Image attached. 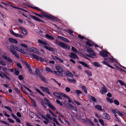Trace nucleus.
Segmentation results:
<instances>
[{
	"label": "nucleus",
	"instance_id": "obj_1",
	"mask_svg": "<svg viewBox=\"0 0 126 126\" xmlns=\"http://www.w3.org/2000/svg\"><path fill=\"white\" fill-rule=\"evenodd\" d=\"M26 5L32 8L39 11L40 12H41V15L45 17L57 21H58L59 20H60V19H58L56 17L52 15H50V16H49L45 14V13H46V12H44L42 10L40 9L38 7H32L28 4H26Z\"/></svg>",
	"mask_w": 126,
	"mask_h": 126
},
{
	"label": "nucleus",
	"instance_id": "obj_2",
	"mask_svg": "<svg viewBox=\"0 0 126 126\" xmlns=\"http://www.w3.org/2000/svg\"><path fill=\"white\" fill-rule=\"evenodd\" d=\"M10 50L13 55L16 56L18 58H19V56L17 54L16 52V50L20 51V49L18 47L15 46H11L10 47Z\"/></svg>",
	"mask_w": 126,
	"mask_h": 126
},
{
	"label": "nucleus",
	"instance_id": "obj_3",
	"mask_svg": "<svg viewBox=\"0 0 126 126\" xmlns=\"http://www.w3.org/2000/svg\"><path fill=\"white\" fill-rule=\"evenodd\" d=\"M55 43L56 44H58L60 46L63 48L68 49L70 48V47L69 45H66L63 43L59 42L57 39L56 40Z\"/></svg>",
	"mask_w": 126,
	"mask_h": 126
},
{
	"label": "nucleus",
	"instance_id": "obj_4",
	"mask_svg": "<svg viewBox=\"0 0 126 126\" xmlns=\"http://www.w3.org/2000/svg\"><path fill=\"white\" fill-rule=\"evenodd\" d=\"M100 55L104 57H107L109 55H111L110 53L107 51L103 50L102 51L100 52Z\"/></svg>",
	"mask_w": 126,
	"mask_h": 126
},
{
	"label": "nucleus",
	"instance_id": "obj_5",
	"mask_svg": "<svg viewBox=\"0 0 126 126\" xmlns=\"http://www.w3.org/2000/svg\"><path fill=\"white\" fill-rule=\"evenodd\" d=\"M111 57H112L111 58L108 57L107 58H104V60L108 61V60H109L110 61V62L111 63H113L114 61H115L116 62H118L117 61L115 60V59L113 58V56H111Z\"/></svg>",
	"mask_w": 126,
	"mask_h": 126
},
{
	"label": "nucleus",
	"instance_id": "obj_6",
	"mask_svg": "<svg viewBox=\"0 0 126 126\" xmlns=\"http://www.w3.org/2000/svg\"><path fill=\"white\" fill-rule=\"evenodd\" d=\"M102 117L103 118L107 120H109L110 119V115L106 113H104L102 115Z\"/></svg>",
	"mask_w": 126,
	"mask_h": 126
},
{
	"label": "nucleus",
	"instance_id": "obj_7",
	"mask_svg": "<svg viewBox=\"0 0 126 126\" xmlns=\"http://www.w3.org/2000/svg\"><path fill=\"white\" fill-rule=\"evenodd\" d=\"M30 17L31 18L33 19L34 20H35L36 21L41 22H42L44 23L45 22L44 21L41 20L38 18L32 15H30Z\"/></svg>",
	"mask_w": 126,
	"mask_h": 126
},
{
	"label": "nucleus",
	"instance_id": "obj_8",
	"mask_svg": "<svg viewBox=\"0 0 126 126\" xmlns=\"http://www.w3.org/2000/svg\"><path fill=\"white\" fill-rule=\"evenodd\" d=\"M41 88L43 89V90L47 94L49 95L50 96H51L50 95V93L49 91L48 88L47 87H40Z\"/></svg>",
	"mask_w": 126,
	"mask_h": 126
},
{
	"label": "nucleus",
	"instance_id": "obj_9",
	"mask_svg": "<svg viewBox=\"0 0 126 126\" xmlns=\"http://www.w3.org/2000/svg\"><path fill=\"white\" fill-rule=\"evenodd\" d=\"M78 62L79 63H80L82 65H83L85 67H87L89 69H91V68L90 67L88 66V65L86 63H85L84 62H83L82 61H78Z\"/></svg>",
	"mask_w": 126,
	"mask_h": 126
},
{
	"label": "nucleus",
	"instance_id": "obj_10",
	"mask_svg": "<svg viewBox=\"0 0 126 126\" xmlns=\"http://www.w3.org/2000/svg\"><path fill=\"white\" fill-rule=\"evenodd\" d=\"M44 47L49 50V51L52 52L55 51V49L54 48L51 47H48L47 46H45Z\"/></svg>",
	"mask_w": 126,
	"mask_h": 126
},
{
	"label": "nucleus",
	"instance_id": "obj_11",
	"mask_svg": "<svg viewBox=\"0 0 126 126\" xmlns=\"http://www.w3.org/2000/svg\"><path fill=\"white\" fill-rule=\"evenodd\" d=\"M101 63H102L103 64L106 65L108 66V67H110V68H111L112 69H116V68H115L112 67L111 65H110L108 63H107V62H106L105 61H103L101 62Z\"/></svg>",
	"mask_w": 126,
	"mask_h": 126
},
{
	"label": "nucleus",
	"instance_id": "obj_12",
	"mask_svg": "<svg viewBox=\"0 0 126 126\" xmlns=\"http://www.w3.org/2000/svg\"><path fill=\"white\" fill-rule=\"evenodd\" d=\"M65 74L67 77H72L74 76L73 74L68 70L66 72Z\"/></svg>",
	"mask_w": 126,
	"mask_h": 126
},
{
	"label": "nucleus",
	"instance_id": "obj_13",
	"mask_svg": "<svg viewBox=\"0 0 126 126\" xmlns=\"http://www.w3.org/2000/svg\"><path fill=\"white\" fill-rule=\"evenodd\" d=\"M8 40L11 43H14L17 44L18 43V41H17L13 38H9L8 39Z\"/></svg>",
	"mask_w": 126,
	"mask_h": 126
},
{
	"label": "nucleus",
	"instance_id": "obj_14",
	"mask_svg": "<svg viewBox=\"0 0 126 126\" xmlns=\"http://www.w3.org/2000/svg\"><path fill=\"white\" fill-rule=\"evenodd\" d=\"M47 106L53 110L54 111L56 110V109L55 107L50 103L48 102L47 103Z\"/></svg>",
	"mask_w": 126,
	"mask_h": 126
},
{
	"label": "nucleus",
	"instance_id": "obj_15",
	"mask_svg": "<svg viewBox=\"0 0 126 126\" xmlns=\"http://www.w3.org/2000/svg\"><path fill=\"white\" fill-rule=\"evenodd\" d=\"M102 94H104L107 92V90L105 87H102L101 90H100Z\"/></svg>",
	"mask_w": 126,
	"mask_h": 126
},
{
	"label": "nucleus",
	"instance_id": "obj_16",
	"mask_svg": "<svg viewBox=\"0 0 126 126\" xmlns=\"http://www.w3.org/2000/svg\"><path fill=\"white\" fill-rule=\"evenodd\" d=\"M70 54L71 55L69 56V57L72 59H75L78 57L77 56L73 53L71 52Z\"/></svg>",
	"mask_w": 126,
	"mask_h": 126
},
{
	"label": "nucleus",
	"instance_id": "obj_17",
	"mask_svg": "<svg viewBox=\"0 0 126 126\" xmlns=\"http://www.w3.org/2000/svg\"><path fill=\"white\" fill-rule=\"evenodd\" d=\"M94 107L98 110L102 111V109L101 106L99 105H96L94 106Z\"/></svg>",
	"mask_w": 126,
	"mask_h": 126
},
{
	"label": "nucleus",
	"instance_id": "obj_18",
	"mask_svg": "<svg viewBox=\"0 0 126 126\" xmlns=\"http://www.w3.org/2000/svg\"><path fill=\"white\" fill-rule=\"evenodd\" d=\"M29 97L30 99L31 100V102L32 104V105L35 107H36L37 106V105L35 100L33 99L32 98L29 96Z\"/></svg>",
	"mask_w": 126,
	"mask_h": 126
},
{
	"label": "nucleus",
	"instance_id": "obj_19",
	"mask_svg": "<svg viewBox=\"0 0 126 126\" xmlns=\"http://www.w3.org/2000/svg\"><path fill=\"white\" fill-rule=\"evenodd\" d=\"M38 42L44 45H47V44L45 42L40 39H39L38 40Z\"/></svg>",
	"mask_w": 126,
	"mask_h": 126
},
{
	"label": "nucleus",
	"instance_id": "obj_20",
	"mask_svg": "<svg viewBox=\"0 0 126 126\" xmlns=\"http://www.w3.org/2000/svg\"><path fill=\"white\" fill-rule=\"evenodd\" d=\"M14 90L16 92V93L17 95H18L22 97L21 94L20 93V92L17 88H15L14 89Z\"/></svg>",
	"mask_w": 126,
	"mask_h": 126
},
{
	"label": "nucleus",
	"instance_id": "obj_21",
	"mask_svg": "<svg viewBox=\"0 0 126 126\" xmlns=\"http://www.w3.org/2000/svg\"><path fill=\"white\" fill-rule=\"evenodd\" d=\"M88 41L86 42V45L90 47L92 46V44H91V43H92V42H91L90 40H89L88 39Z\"/></svg>",
	"mask_w": 126,
	"mask_h": 126
},
{
	"label": "nucleus",
	"instance_id": "obj_22",
	"mask_svg": "<svg viewBox=\"0 0 126 126\" xmlns=\"http://www.w3.org/2000/svg\"><path fill=\"white\" fill-rule=\"evenodd\" d=\"M56 68L58 71L63 72V69L61 67L59 66H57L56 67Z\"/></svg>",
	"mask_w": 126,
	"mask_h": 126
},
{
	"label": "nucleus",
	"instance_id": "obj_23",
	"mask_svg": "<svg viewBox=\"0 0 126 126\" xmlns=\"http://www.w3.org/2000/svg\"><path fill=\"white\" fill-rule=\"evenodd\" d=\"M74 92L76 93L77 96L79 95V94H82V92L79 90H75L74 91Z\"/></svg>",
	"mask_w": 126,
	"mask_h": 126
},
{
	"label": "nucleus",
	"instance_id": "obj_24",
	"mask_svg": "<svg viewBox=\"0 0 126 126\" xmlns=\"http://www.w3.org/2000/svg\"><path fill=\"white\" fill-rule=\"evenodd\" d=\"M46 37L48 38L51 40H53L54 39V38L53 36L48 34L46 35Z\"/></svg>",
	"mask_w": 126,
	"mask_h": 126
},
{
	"label": "nucleus",
	"instance_id": "obj_25",
	"mask_svg": "<svg viewBox=\"0 0 126 126\" xmlns=\"http://www.w3.org/2000/svg\"><path fill=\"white\" fill-rule=\"evenodd\" d=\"M85 72L88 75L92 76V73L90 70H86L85 71Z\"/></svg>",
	"mask_w": 126,
	"mask_h": 126
},
{
	"label": "nucleus",
	"instance_id": "obj_26",
	"mask_svg": "<svg viewBox=\"0 0 126 126\" xmlns=\"http://www.w3.org/2000/svg\"><path fill=\"white\" fill-rule=\"evenodd\" d=\"M67 79L69 81L71 82L75 83V80L74 78L71 79L70 78H67Z\"/></svg>",
	"mask_w": 126,
	"mask_h": 126
},
{
	"label": "nucleus",
	"instance_id": "obj_27",
	"mask_svg": "<svg viewBox=\"0 0 126 126\" xmlns=\"http://www.w3.org/2000/svg\"><path fill=\"white\" fill-rule=\"evenodd\" d=\"M106 99L108 102L111 103H112L113 102L112 99L108 97L106 98Z\"/></svg>",
	"mask_w": 126,
	"mask_h": 126
},
{
	"label": "nucleus",
	"instance_id": "obj_28",
	"mask_svg": "<svg viewBox=\"0 0 126 126\" xmlns=\"http://www.w3.org/2000/svg\"><path fill=\"white\" fill-rule=\"evenodd\" d=\"M10 6H11L13 8H14L17 9H20V10H23L25 12H27V11H26V10H24V9H22L20 8H18V7H16L14 6H12V5H10Z\"/></svg>",
	"mask_w": 126,
	"mask_h": 126
},
{
	"label": "nucleus",
	"instance_id": "obj_29",
	"mask_svg": "<svg viewBox=\"0 0 126 126\" xmlns=\"http://www.w3.org/2000/svg\"><path fill=\"white\" fill-rule=\"evenodd\" d=\"M99 121L100 124L103 126H104V121L102 119H99Z\"/></svg>",
	"mask_w": 126,
	"mask_h": 126
},
{
	"label": "nucleus",
	"instance_id": "obj_30",
	"mask_svg": "<svg viewBox=\"0 0 126 126\" xmlns=\"http://www.w3.org/2000/svg\"><path fill=\"white\" fill-rule=\"evenodd\" d=\"M87 51L89 54H90L93 51V50L92 48L90 47H89L87 49Z\"/></svg>",
	"mask_w": 126,
	"mask_h": 126
},
{
	"label": "nucleus",
	"instance_id": "obj_31",
	"mask_svg": "<svg viewBox=\"0 0 126 126\" xmlns=\"http://www.w3.org/2000/svg\"><path fill=\"white\" fill-rule=\"evenodd\" d=\"M60 93L61 95L63 96L64 97H65L66 98H70V97H69L68 96L66 95L65 94L61 93Z\"/></svg>",
	"mask_w": 126,
	"mask_h": 126
},
{
	"label": "nucleus",
	"instance_id": "obj_32",
	"mask_svg": "<svg viewBox=\"0 0 126 126\" xmlns=\"http://www.w3.org/2000/svg\"><path fill=\"white\" fill-rule=\"evenodd\" d=\"M53 72L56 74L59 75H61L62 73H63L62 72H61L58 71H54Z\"/></svg>",
	"mask_w": 126,
	"mask_h": 126
},
{
	"label": "nucleus",
	"instance_id": "obj_33",
	"mask_svg": "<svg viewBox=\"0 0 126 126\" xmlns=\"http://www.w3.org/2000/svg\"><path fill=\"white\" fill-rule=\"evenodd\" d=\"M93 63L95 66L97 67H100L101 66L97 62H94Z\"/></svg>",
	"mask_w": 126,
	"mask_h": 126
},
{
	"label": "nucleus",
	"instance_id": "obj_34",
	"mask_svg": "<svg viewBox=\"0 0 126 126\" xmlns=\"http://www.w3.org/2000/svg\"><path fill=\"white\" fill-rule=\"evenodd\" d=\"M23 33L25 35H27V31L25 29L22 28V29H21Z\"/></svg>",
	"mask_w": 126,
	"mask_h": 126
},
{
	"label": "nucleus",
	"instance_id": "obj_35",
	"mask_svg": "<svg viewBox=\"0 0 126 126\" xmlns=\"http://www.w3.org/2000/svg\"><path fill=\"white\" fill-rule=\"evenodd\" d=\"M113 102L114 104L117 105H119V101L117 100H114L113 101Z\"/></svg>",
	"mask_w": 126,
	"mask_h": 126
},
{
	"label": "nucleus",
	"instance_id": "obj_36",
	"mask_svg": "<svg viewBox=\"0 0 126 126\" xmlns=\"http://www.w3.org/2000/svg\"><path fill=\"white\" fill-rule=\"evenodd\" d=\"M91 56H94L95 58H97V56L96 55V54L94 53L93 51H92L91 53L89 54Z\"/></svg>",
	"mask_w": 126,
	"mask_h": 126
},
{
	"label": "nucleus",
	"instance_id": "obj_37",
	"mask_svg": "<svg viewBox=\"0 0 126 126\" xmlns=\"http://www.w3.org/2000/svg\"><path fill=\"white\" fill-rule=\"evenodd\" d=\"M9 31L10 33L13 35L16 36L17 33H15L12 30H10Z\"/></svg>",
	"mask_w": 126,
	"mask_h": 126
},
{
	"label": "nucleus",
	"instance_id": "obj_38",
	"mask_svg": "<svg viewBox=\"0 0 126 126\" xmlns=\"http://www.w3.org/2000/svg\"><path fill=\"white\" fill-rule=\"evenodd\" d=\"M32 55V56H33V57L35 59H37V60L39 59V57L36 55L35 54H33Z\"/></svg>",
	"mask_w": 126,
	"mask_h": 126
},
{
	"label": "nucleus",
	"instance_id": "obj_39",
	"mask_svg": "<svg viewBox=\"0 0 126 126\" xmlns=\"http://www.w3.org/2000/svg\"><path fill=\"white\" fill-rule=\"evenodd\" d=\"M35 74L39 76L41 75V73L40 71L38 70H35Z\"/></svg>",
	"mask_w": 126,
	"mask_h": 126
},
{
	"label": "nucleus",
	"instance_id": "obj_40",
	"mask_svg": "<svg viewBox=\"0 0 126 126\" xmlns=\"http://www.w3.org/2000/svg\"><path fill=\"white\" fill-rule=\"evenodd\" d=\"M39 77L44 82H46V80L43 77L41 76H39Z\"/></svg>",
	"mask_w": 126,
	"mask_h": 126
},
{
	"label": "nucleus",
	"instance_id": "obj_41",
	"mask_svg": "<svg viewBox=\"0 0 126 126\" xmlns=\"http://www.w3.org/2000/svg\"><path fill=\"white\" fill-rule=\"evenodd\" d=\"M71 47H72L71 49L73 51L75 52H76V53H77V52L78 51H77V50L75 47H74L73 46H72Z\"/></svg>",
	"mask_w": 126,
	"mask_h": 126
},
{
	"label": "nucleus",
	"instance_id": "obj_42",
	"mask_svg": "<svg viewBox=\"0 0 126 126\" xmlns=\"http://www.w3.org/2000/svg\"><path fill=\"white\" fill-rule=\"evenodd\" d=\"M24 87H21V89L22 90L23 92L26 94L28 95V94L26 92V91H25V89L24 88Z\"/></svg>",
	"mask_w": 126,
	"mask_h": 126
},
{
	"label": "nucleus",
	"instance_id": "obj_43",
	"mask_svg": "<svg viewBox=\"0 0 126 126\" xmlns=\"http://www.w3.org/2000/svg\"><path fill=\"white\" fill-rule=\"evenodd\" d=\"M91 99L92 100V101H93L95 102H96V100L94 97L93 96H91Z\"/></svg>",
	"mask_w": 126,
	"mask_h": 126
},
{
	"label": "nucleus",
	"instance_id": "obj_44",
	"mask_svg": "<svg viewBox=\"0 0 126 126\" xmlns=\"http://www.w3.org/2000/svg\"><path fill=\"white\" fill-rule=\"evenodd\" d=\"M87 121L89 122V123L92 125V126H94V124L93 122L91 121L90 120H89V119L87 118Z\"/></svg>",
	"mask_w": 126,
	"mask_h": 126
},
{
	"label": "nucleus",
	"instance_id": "obj_45",
	"mask_svg": "<svg viewBox=\"0 0 126 126\" xmlns=\"http://www.w3.org/2000/svg\"><path fill=\"white\" fill-rule=\"evenodd\" d=\"M56 102L57 104H59L61 106H62L63 105V104L59 100H57L56 101Z\"/></svg>",
	"mask_w": 126,
	"mask_h": 126
},
{
	"label": "nucleus",
	"instance_id": "obj_46",
	"mask_svg": "<svg viewBox=\"0 0 126 126\" xmlns=\"http://www.w3.org/2000/svg\"><path fill=\"white\" fill-rule=\"evenodd\" d=\"M3 75L2 74L0 73V76L2 78H3V76H4L6 79H8V76L5 75L4 73H3Z\"/></svg>",
	"mask_w": 126,
	"mask_h": 126
},
{
	"label": "nucleus",
	"instance_id": "obj_47",
	"mask_svg": "<svg viewBox=\"0 0 126 126\" xmlns=\"http://www.w3.org/2000/svg\"><path fill=\"white\" fill-rule=\"evenodd\" d=\"M118 81L122 86H124L125 85V83L121 80H118Z\"/></svg>",
	"mask_w": 126,
	"mask_h": 126
},
{
	"label": "nucleus",
	"instance_id": "obj_48",
	"mask_svg": "<svg viewBox=\"0 0 126 126\" xmlns=\"http://www.w3.org/2000/svg\"><path fill=\"white\" fill-rule=\"evenodd\" d=\"M18 78L19 79L21 80H23L24 79V78L22 75H20L18 76Z\"/></svg>",
	"mask_w": 126,
	"mask_h": 126
},
{
	"label": "nucleus",
	"instance_id": "obj_49",
	"mask_svg": "<svg viewBox=\"0 0 126 126\" xmlns=\"http://www.w3.org/2000/svg\"><path fill=\"white\" fill-rule=\"evenodd\" d=\"M67 104L69 107L73 109L74 108H75V107L70 103H68Z\"/></svg>",
	"mask_w": 126,
	"mask_h": 126
},
{
	"label": "nucleus",
	"instance_id": "obj_50",
	"mask_svg": "<svg viewBox=\"0 0 126 126\" xmlns=\"http://www.w3.org/2000/svg\"><path fill=\"white\" fill-rule=\"evenodd\" d=\"M16 36L17 37H20L21 38H23V35L21 34H19L17 33V34L16 35Z\"/></svg>",
	"mask_w": 126,
	"mask_h": 126
},
{
	"label": "nucleus",
	"instance_id": "obj_51",
	"mask_svg": "<svg viewBox=\"0 0 126 126\" xmlns=\"http://www.w3.org/2000/svg\"><path fill=\"white\" fill-rule=\"evenodd\" d=\"M78 37L79 38L81 39H84V37L83 36H81V35L80 34H79L78 35Z\"/></svg>",
	"mask_w": 126,
	"mask_h": 126
},
{
	"label": "nucleus",
	"instance_id": "obj_52",
	"mask_svg": "<svg viewBox=\"0 0 126 126\" xmlns=\"http://www.w3.org/2000/svg\"><path fill=\"white\" fill-rule=\"evenodd\" d=\"M20 45L22 46L23 47H25V48H27L28 47L27 45L25 44H20Z\"/></svg>",
	"mask_w": 126,
	"mask_h": 126
},
{
	"label": "nucleus",
	"instance_id": "obj_53",
	"mask_svg": "<svg viewBox=\"0 0 126 126\" xmlns=\"http://www.w3.org/2000/svg\"><path fill=\"white\" fill-rule=\"evenodd\" d=\"M46 70L52 73L53 72L51 70V69L50 68H49L48 67H46Z\"/></svg>",
	"mask_w": 126,
	"mask_h": 126
},
{
	"label": "nucleus",
	"instance_id": "obj_54",
	"mask_svg": "<svg viewBox=\"0 0 126 126\" xmlns=\"http://www.w3.org/2000/svg\"><path fill=\"white\" fill-rule=\"evenodd\" d=\"M0 64L3 66H5L6 64L5 63L4 61H1L0 62Z\"/></svg>",
	"mask_w": 126,
	"mask_h": 126
},
{
	"label": "nucleus",
	"instance_id": "obj_55",
	"mask_svg": "<svg viewBox=\"0 0 126 126\" xmlns=\"http://www.w3.org/2000/svg\"><path fill=\"white\" fill-rule=\"evenodd\" d=\"M67 32L70 34L72 35L73 33V31L71 30L70 29H68L67 30Z\"/></svg>",
	"mask_w": 126,
	"mask_h": 126
},
{
	"label": "nucleus",
	"instance_id": "obj_56",
	"mask_svg": "<svg viewBox=\"0 0 126 126\" xmlns=\"http://www.w3.org/2000/svg\"><path fill=\"white\" fill-rule=\"evenodd\" d=\"M24 64H25L27 68L28 69L30 68V65L28 64L27 62H25L24 63Z\"/></svg>",
	"mask_w": 126,
	"mask_h": 126
},
{
	"label": "nucleus",
	"instance_id": "obj_57",
	"mask_svg": "<svg viewBox=\"0 0 126 126\" xmlns=\"http://www.w3.org/2000/svg\"><path fill=\"white\" fill-rule=\"evenodd\" d=\"M82 89L84 90L85 92L87 94V89L86 87H82Z\"/></svg>",
	"mask_w": 126,
	"mask_h": 126
},
{
	"label": "nucleus",
	"instance_id": "obj_58",
	"mask_svg": "<svg viewBox=\"0 0 126 126\" xmlns=\"http://www.w3.org/2000/svg\"><path fill=\"white\" fill-rule=\"evenodd\" d=\"M19 74V71L18 70H15V74L16 76H18Z\"/></svg>",
	"mask_w": 126,
	"mask_h": 126
},
{
	"label": "nucleus",
	"instance_id": "obj_59",
	"mask_svg": "<svg viewBox=\"0 0 126 126\" xmlns=\"http://www.w3.org/2000/svg\"><path fill=\"white\" fill-rule=\"evenodd\" d=\"M120 115H123L126 117V114L124 112H121L120 113Z\"/></svg>",
	"mask_w": 126,
	"mask_h": 126
},
{
	"label": "nucleus",
	"instance_id": "obj_60",
	"mask_svg": "<svg viewBox=\"0 0 126 126\" xmlns=\"http://www.w3.org/2000/svg\"><path fill=\"white\" fill-rule=\"evenodd\" d=\"M8 121L11 123H14V121L11 118H8Z\"/></svg>",
	"mask_w": 126,
	"mask_h": 126
},
{
	"label": "nucleus",
	"instance_id": "obj_61",
	"mask_svg": "<svg viewBox=\"0 0 126 126\" xmlns=\"http://www.w3.org/2000/svg\"><path fill=\"white\" fill-rule=\"evenodd\" d=\"M16 115L17 116L19 117H21V114L20 112H17Z\"/></svg>",
	"mask_w": 126,
	"mask_h": 126
},
{
	"label": "nucleus",
	"instance_id": "obj_62",
	"mask_svg": "<svg viewBox=\"0 0 126 126\" xmlns=\"http://www.w3.org/2000/svg\"><path fill=\"white\" fill-rule=\"evenodd\" d=\"M52 58L53 59H55V60H58V59L59 58L55 56V55H53V56L52 57Z\"/></svg>",
	"mask_w": 126,
	"mask_h": 126
},
{
	"label": "nucleus",
	"instance_id": "obj_63",
	"mask_svg": "<svg viewBox=\"0 0 126 126\" xmlns=\"http://www.w3.org/2000/svg\"><path fill=\"white\" fill-rule=\"evenodd\" d=\"M53 94L55 96H56L57 97H58L60 94L56 93H53Z\"/></svg>",
	"mask_w": 126,
	"mask_h": 126
},
{
	"label": "nucleus",
	"instance_id": "obj_64",
	"mask_svg": "<svg viewBox=\"0 0 126 126\" xmlns=\"http://www.w3.org/2000/svg\"><path fill=\"white\" fill-rule=\"evenodd\" d=\"M65 90L66 92H69L70 91V89L68 87H66L65 88Z\"/></svg>",
	"mask_w": 126,
	"mask_h": 126
}]
</instances>
